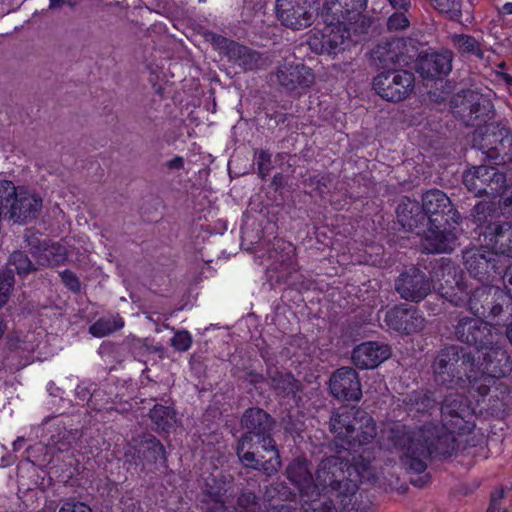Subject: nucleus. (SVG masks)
Returning <instances> with one entry per match:
<instances>
[{"label":"nucleus","instance_id":"4","mask_svg":"<svg viewBox=\"0 0 512 512\" xmlns=\"http://www.w3.org/2000/svg\"><path fill=\"white\" fill-rule=\"evenodd\" d=\"M434 381L447 389H454L464 382L476 379L478 366L471 351L450 344L442 347L432 364Z\"/></svg>","mask_w":512,"mask_h":512},{"label":"nucleus","instance_id":"14","mask_svg":"<svg viewBox=\"0 0 512 512\" xmlns=\"http://www.w3.org/2000/svg\"><path fill=\"white\" fill-rule=\"evenodd\" d=\"M307 0H276V16L282 25L302 30L314 22V10L306 6Z\"/></svg>","mask_w":512,"mask_h":512},{"label":"nucleus","instance_id":"15","mask_svg":"<svg viewBox=\"0 0 512 512\" xmlns=\"http://www.w3.org/2000/svg\"><path fill=\"white\" fill-rule=\"evenodd\" d=\"M386 325L399 333L410 335L424 329L426 319L421 311L408 304L396 305L386 312Z\"/></svg>","mask_w":512,"mask_h":512},{"label":"nucleus","instance_id":"7","mask_svg":"<svg viewBox=\"0 0 512 512\" xmlns=\"http://www.w3.org/2000/svg\"><path fill=\"white\" fill-rule=\"evenodd\" d=\"M463 184L475 196L495 198L506 188V174L495 166H474L463 173Z\"/></svg>","mask_w":512,"mask_h":512},{"label":"nucleus","instance_id":"21","mask_svg":"<svg viewBox=\"0 0 512 512\" xmlns=\"http://www.w3.org/2000/svg\"><path fill=\"white\" fill-rule=\"evenodd\" d=\"M453 52L444 50L419 55L416 61L417 72L424 79H442L452 70Z\"/></svg>","mask_w":512,"mask_h":512},{"label":"nucleus","instance_id":"24","mask_svg":"<svg viewBox=\"0 0 512 512\" xmlns=\"http://www.w3.org/2000/svg\"><path fill=\"white\" fill-rule=\"evenodd\" d=\"M276 78L279 85L288 92L309 87L314 81L311 69L302 63H283L277 69Z\"/></svg>","mask_w":512,"mask_h":512},{"label":"nucleus","instance_id":"56","mask_svg":"<svg viewBox=\"0 0 512 512\" xmlns=\"http://www.w3.org/2000/svg\"><path fill=\"white\" fill-rule=\"evenodd\" d=\"M208 36L210 37V41L216 46V48L222 50L226 57L228 58L230 48L232 47V44H236V42L215 33H210Z\"/></svg>","mask_w":512,"mask_h":512},{"label":"nucleus","instance_id":"9","mask_svg":"<svg viewBox=\"0 0 512 512\" xmlns=\"http://www.w3.org/2000/svg\"><path fill=\"white\" fill-rule=\"evenodd\" d=\"M510 296L498 286L481 285L475 288L467 301L468 309L478 318H495L502 314Z\"/></svg>","mask_w":512,"mask_h":512},{"label":"nucleus","instance_id":"20","mask_svg":"<svg viewBox=\"0 0 512 512\" xmlns=\"http://www.w3.org/2000/svg\"><path fill=\"white\" fill-rule=\"evenodd\" d=\"M367 8V0H326L322 15L325 21L356 22Z\"/></svg>","mask_w":512,"mask_h":512},{"label":"nucleus","instance_id":"27","mask_svg":"<svg viewBox=\"0 0 512 512\" xmlns=\"http://www.w3.org/2000/svg\"><path fill=\"white\" fill-rule=\"evenodd\" d=\"M133 448L138 458L152 464L158 461L167 467V454L164 445L153 434L146 432L132 439Z\"/></svg>","mask_w":512,"mask_h":512},{"label":"nucleus","instance_id":"29","mask_svg":"<svg viewBox=\"0 0 512 512\" xmlns=\"http://www.w3.org/2000/svg\"><path fill=\"white\" fill-rule=\"evenodd\" d=\"M267 375L270 380V388L276 396L281 398H295L303 390L300 380L290 371L268 368Z\"/></svg>","mask_w":512,"mask_h":512},{"label":"nucleus","instance_id":"26","mask_svg":"<svg viewBox=\"0 0 512 512\" xmlns=\"http://www.w3.org/2000/svg\"><path fill=\"white\" fill-rule=\"evenodd\" d=\"M391 355L389 345L379 342H364L354 348L352 361L361 369H373L388 359Z\"/></svg>","mask_w":512,"mask_h":512},{"label":"nucleus","instance_id":"40","mask_svg":"<svg viewBox=\"0 0 512 512\" xmlns=\"http://www.w3.org/2000/svg\"><path fill=\"white\" fill-rule=\"evenodd\" d=\"M235 512H272L266 510L260 497L252 490L242 488L237 495Z\"/></svg>","mask_w":512,"mask_h":512},{"label":"nucleus","instance_id":"11","mask_svg":"<svg viewBox=\"0 0 512 512\" xmlns=\"http://www.w3.org/2000/svg\"><path fill=\"white\" fill-rule=\"evenodd\" d=\"M462 258L468 273L481 282L493 281L502 274L498 256L485 246L464 250Z\"/></svg>","mask_w":512,"mask_h":512},{"label":"nucleus","instance_id":"6","mask_svg":"<svg viewBox=\"0 0 512 512\" xmlns=\"http://www.w3.org/2000/svg\"><path fill=\"white\" fill-rule=\"evenodd\" d=\"M454 337L457 341L474 347L477 351H494L496 336L489 323L481 318L462 317L454 325Z\"/></svg>","mask_w":512,"mask_h":512},{"label":"nucleus","instance_id":"18","mask_svg":"<svg viewBox=\"0 0 512 512\" xmlns=\"http://www.w3.org/2000/svg\"><path fill=\"white\" fill-rule=\"evenodd\" d=\"M398 223L407 232L417 235L424 234L429 228L431 218L426 214L422 204L416 200L404 197L396 208Z\"/></svg>","mask_w":512,"mask_h":512},{"label":"nucleus","instance_id":"48","mask_svg":"<svg viewBox=\"0 0 512 512\" xmlns=\"http://www.w3.org/2000/svg\"><path fill=\"white\" fill-rule=\"evenodd\" d=\"M24 242L26 246L29 248L30 253L36 258V256L41 252L48 241H42L40 239V234L33 228H29L25 230L23 236Z\"/></svg>","mask_w":512,"mask_h":512},{"label":"nucleus","instance_id":"5","mask_svg":"<svg viewBox=\"0 0 512 512\" xmlns=\"http://www.w3.org/2000/svg\"><path fill=\"white\" fill-rule=\"evenodd\" d=\"M373 89L377 95L389 102H401L408 98L415 88L414 73L406 69L381 71L373 78Z\"/></svg>","mask_w":512,"mask_h":512},{"label":"nucleus","instance_id":"61","mask_svg":"<svg viewBox=\"0 0 512 512\" xmlns=\"http://www.w3.org/2000/svg\"><path fill=\"white\" fill-rule=\"evenodd\" d=\"M75 394H76V397L80 400V401H87V403H89L91 401V398L93 397L94 394L90 393V390L85 387V386H82V385H78L75 389Z\"/></svg>","mask_w":512,"mask_h":512},{"label":"nucleus","instance_id":"43","mask_svg":"<svg viewBox=\"0 0 512 512\" xmlns=\"http://www.w3.org/2000/svg\"><path fill=\"white\" fill-rule=\"evenodd\" d=\"M452 42L459 53L483 58L481 45L473 36L455 34L452 37Z\"/></svg>","mask_w":512,"mask_h":512},{"label":"nucleus","instance_id":"34","mask_svg":"<svg viewBox=\"0 0 512 512\" xmlns=\"http://www.w3.org/2000/svg\"><path fill=\"white\" fill-rule=\"evenodd\" d=\"M228 60L243 67L245 70L260 69L266 63V59L261 53L237 42L232 44Z\"/></svg>","mask_w":512,"mask_h":512},{"label":"nucleus","instance_id":"32","mask_svg":"<svg viewBox=\"0 0 512 512\" xmlns=\"http://www.w3.org/2000/svg\"><path fill=\"white\" fill-rule=\"evenodd\" d=\"M403 402L408 414L413 417L429 414L430 411H435L439 404L435 392L423 390L412 391L407 394Z\"/></svg>","mask_w":512,"mask_h":512},{"label":"nucleus","instance_id":"8","mask_svg":"<svg viewBox=\"0 0 512 512\" xmlns=\"http://www.w3.org/2000/svg\"><path fill=\"white\" fill-rule=\"evenodd\" d=\"M474 142L491 160L507 162L512 160V131L497 123L484 126Z\"/></svg>","mask_w":512,"mask_h":512},{"label":"nucleus","instance_id":"36","mask_svg":"<svg viewBox=\"0 0 512 512\" xmlns=\"http://www.w3.org/2000/svg\"><path fill=\"white\" fill-rule=\"evenodd\" d=\"M149 418L158 433H170L178 426L176 411L170 406L154 405L149 412Z\"/></svg>","mask_w":512,"mask_h":512},{"label":"nucleus","instance_id":"35","mask_svg":"<svg viewBox=\"0 0 512 512\" xmlns=\"http://www.w3.org/2000/svg\"><path fill=\"white\" fill-rule=\"evenodd\" d=\"M68 260L67 248L59 242L48 241L41 252L36 256L35 261L38 269L55 268L65 264Z\"/></svg>","mask_w":512,"mask_h":512},{"label":"nucleus","instance_id":"13","mask_svg":"<svg viewBox=\"0 0 512 512\" xmlns=\"http://www.w3.org/2000/svg\"><path fill=\"white\" fill-rule=\"evenodd\" d=\"M422 206L432 225L438 223L459 224L462 217L459 211L454 207L451 199L439 189H431L422 195Z\"/></svg>","mask_w":512,"mask_h":512},{"label":"nucleus","instance_id":"17","mask_svg":"<svg viewBox=\"0 0 512 512\" xmlns=\"http://www.w3.org/2000/svg\"><path fill=\"white\" fill-rule=\"evenodd\" d=\"M329 390L339 401H359L362 397L361 382L358 373L352 367L335 370L329 379Z\"/></svg>","mask_w":512,"mask_h":512},{"label":"nucleus","instance_id":"25","mask_svg":"<svg viewBox=\"0 0 512 512\" xmlns=\"http://www.w3.org/2000/svg\"><path fill=\"white\" fill-rule=\"evenodd\" d=\"M343 23L330 22L321 32L320 37H314L312 46L321 54L336 55L344 50V44L349 32L343 27Z\"/></svg>","mask_w":512,"mask_h":512},{"label":"nucleus","instance_id":"58","mask_svg":"<svg viewBox=\"0 0 512 512\" xmlns=\"http://www.w3.org/2000/svg\"><path fill=\"white\" fill-rule=\"evenodd\" d=\"M130 348L134 357L137 358L148 353V350H150V344L148 343L147 338H133Z\"/></svg>","mask_w":512,"mask_h":512},{"label":"nucleus","instance_id":"30","mask_svg":"<svg viewBox=\"0 0 512 512\" xmlns=\"http://www.w3.org/2000/svg\"><path fill=\"white\" fill-rule=\"evenodd\" d=\"M360 407L343 405L332 412L329 421V429L336 438L345 442L346 437L353 434V423L357 419V413Z\"/></svg>","mask_w":512,"mask_h":512},{"label":"nucleus","instance_id":"41","mask_svg":"<svg viewBox=\"0 0 512 512\" xmlns=\"http://www.w3.org/2000/svg\"><path fill=\"white\" fill-rule=\"evenodd\" d=\"M265 500L271 501H294L296 499V492L291 489L284 481H276L264 489Z\"/></svg>","mask_w":512,"mask_h":512},{"label":"nucleus","instance_id":"44","mask_svg":"<svg viewBox=\"0 0 512 512\" xmlns=\"http://www.w3.org/2000/svg\"><path fill=\"white\" fill-rule=\"evenodd\" d=\"M339 495L342 499V512H374L372 502L362 494Z\"/></svg>","mask_w":512,"mask_h":512},{"label":"nucleus","instance_id":"49","mask_svg":"<svg viewBox=\"0 0 512 512\" xmlns=\"http://www.w3.org/2000/svg\"><path fill=\"white\" fill-rule=\"evenodd\" d=\"M192 336L187 330L176 331L170 339L171 346L178 352H186L192 345Z\"/></svg>","mask_w":512,"mask_h":512},{"label":"nucleus","instance_id":"3","mask_svg":"<svg viewBox=\"0 0 512 512\" xmlns=\"http://www.w3.org/2000/svg\"><path fill=\"white\" fill-rule=\"evenodd\" d=\"M335 454L325 457L315 472V482L323 490L339 495H351L359 484L373 485L377 481L372 453L368 449L352 450L344 444L334 443Z\"/></svg>","mask_w":512,"mask_h":512},{"label":"nucleus","instance_id":"60","mask_svg":"<svg viewBox=\"0 0 512 512\" xmlns=\"http://www.w3.org/2000/svg\"><path fill=\"white\" fill-rule=\"evenodd\" d=\"M391 7L397 11L408 12L412 6L411 0H387Z\"/></svg>","mask_w":512,"mask_h":512},{"label":"nucleus","instance_id":"39","mask_svg":"<svg viewBox=\"0 0 512 512\" xmlns=\"http://www.w3.org/2000/svg\"><path fill=\"white\" fill-rule=\"evenodd\" d=\"M455 272V269L449 263H444L443 259L437 261L433 266L432 277L440 282L438 287L439 293L442 297L449 299V301H452V293L448 289H453V284H457Z\"/></svg>","mask_w":512,"mask_h":512},{"label":"nucleus","instance_id":"45","mask_svg":"<svg viewBox=\"0 0 512 512\" xmlns=\"http://www.w3.org/2000/svg\"><path fill=\"white\" fill-rule=\"evenodd\" d=\"M431 6L450 20L460 22L462 17L461 0H430Z\"/></svg>","mask_w":512,"mask_h":512},{"label":"nucleus","instance_id":"22","mask_svg":"<svg viewBox=\"0 0 512 512\" xmlns=\"http://www.w3.org/2000/svg\"><path fill=\"white\" fill-rule=\"evenodd\" d=\"M285 475L302 497L311 499L319 496L320 493L307 459L301 457L293 459L286 467Z\"/></svg>","mask_w":512,"mask_h":512},{"label":"nucleus","instance_id":"42","mask_svg":"<svg viewBox=\"0 0 512 512\" xmlns=\"http://www.w3.org/2000/svg\"><path fill=\"white\" fill-rule=\"evenodd\" d=\"M124 326L123 319L116 317H102L89 327V333L94 337H105Z\"/></svg>","mask_w":512,"mask_h":512},{"label":"nucleus","instance_id":"57","mask_svg":"<svg viewBox=\"0 0 512 512\" xmlns=\"http://www.w3.org/2000/svg\"><path fill=\"white\" fill-rule=\"evenodd\" d=\"M278 248L282 251H285V254L280 256L277 260L287 266H292L294 262L295 248L290 243H285L284 241L277 242Z\"/></svg>","mask_w":512,"mask_h":512},{"label":"nucleus","instance_id":"2","mask_svg":"<svg viewBox=\"0 0 512 512\" xmlns=\"http://www.w3.org/2000/svg\"><path fill=\"white\" fill-rule=\"evenodd\" d=\"M240 425L245 430L235 445L240 464L267 477L276 475L282 461L272 435L275 419L260 407H250L244 411Z\"/></svg>","mask_w":512,"mask_h":512},{"label":"nucleus","instance_id":"37","mask_svg":"<svg viewBox=\"0 0 512 512\" xmlns=\"http://www.w3.org/2000/svg\"><path fill=\"white\" fill-rule=\"evenodd\" d=\"M37 271L38 267L36 261L32 262L25 251L15 250L10 254L5 268L0 272H10L12 279L15 281V273L19 277L24 278Z\"/></svg>","mask_w":512,"mask_h":512},{"label":"nucleus","instance_id":"59","mask_svg":"<svg viewBox=\"0 0 512 512\" xmlns=\"http://www.w3.org/2000/svg\"><path fill=\"white\" fill-rule=\"evenodd\" d=\"M59 512H92L91 508L83 502L67 501Z\"/></svg>","mask_w":512,"mask_h":512},{"label":"nucleus","instance_id":"53","mask_svg":"<svg viewBox=\"0 0 512 512\" xmlns=\"http://www.w3.org/2000/svg\"><path fill=\"white\" fill-rule=\"evenodd\" d=\"M406 12L400 11L393 13L387 21V28L390 31H399L406 29L410 22L405 15Z\"/></svg>","mask_w":512,"mask_h":512},{"label":"nucleus","instance_id":"31","mask_svg":"<svg viewBox=\"0 0 512 512\" xmlns=\"http://www.w3.org/2000/svg\"><path fill=\"white\" fill-rule=\"evenodd\" d=\"M352 425L354 426L353 434L350 433L351 437H346L344 442L348 446L352 444L363 446L370 443L377 435V426L375 420L371 415H369V413L361 408H359L357 419H355Z\"/></svg>","mask_w":512,"mask_h":512},{"label":"nucleus","instance_id":"55","mask_svg":"<svg viewBox=\"0 0 512 512\" xmlns=\"http://www.w3.org/2000/svg\"><path fill=\"white\" fill-rule=\"evenodd\" d=\"M310 500L311 503L305 508V512H337L331 501H318L315 497Z\"/></svg>","mask_w":512,"mask_h":512},{"label":"nucleus","instance_id":"62","mask_svg":"<svg viewBox=\"0 0 512 512\" xmlns=\"http://www.w3.org/2000/svg\"><path fill=\"white\" fill-rule=\"evenodd\" d=\"M170 170H180L184 168V158L182 156H175L173 159L166 163Z\"/></svg>","mask_w":512,"mask_h":512},{"label":"nucleus","instance_id":"23","mask_svg":"<svg viewBox=\"0 0 512 512\" xmlns=\"http://www.w3.org/2000/svg\"><path fill=\"white\" fill-rule=\"evenodd\" d=\"M42 198L36 193L20 187L18 196L14 198V202L9 210V218L15 223H27L36 219L42 209Z\"/></svg>","mask_w":512,"mask_h":512},{"label":"nucleus","instance_id":"38","mask_svg":"<svg viewBox=\"0 0 512 512\" xmlns=\"http://www.w3.org/2000/svg\"><path fill=\"white\" fill-rule=\"evenodd\" d=\"M472 216L480 229L479 234L483 237L488 225L501 222L500 213L495 203L491 201L478 202L472 210Z\"/></svg>","mask_w":512,"mask_h":512},{"label":"nucleus","instance_id":"12","mask_svg":"<svg viewBox=\"0 0 512 512\" xmlns=\"http://www.w3.org/2000/svg\"><path fill=\"white\" fill-rule=\"evenodd\" d=\"M425 272L415 266L405 269L395 280V290L399 296L410 302L419 303L432 291V282Z\"/></svg>","mask_w":512,"mask_h":512},{"label":"nucleus","instance_id":"63","mask_svg":"<svg viewBox=\"0 0 512 512\" xmlns=\"http://www.w3.org/2000/svg\"><path fill=\"white\" fill-rule=\"evenodd\" d=\"M64 5L74 6V0H49V9L50 10H59Z\"/></svg>","mask_w":512,"mask_h":512},{"label":"nucleus","instance_id":"47","mask_svg":"<svg viewBox=\"0 0 512 512\" xmlns=\"http://www.w3.org/2000/svg\"><path fill=\"white\" fill-rule=\"evenodd\" d=\"M20 187H16L12 181L0 180V213L6 209L7 213L11 209L14 198L18 196Z\"/></svg>","mask_w":512,"mask_h":512},{"label":"nucleus","instance_id":"10","mask_svg":"<svg viewBox=\"0 0 512 512\" xmlns=\"http://www.w3.org/2000/svg\"><path fill=\"white\" fill-rule=\"evenodd\" d=\"M454 102L455 114L466 126H478L494 116L490 99L477 91H463L462 95H457Z\"/></svg>","mask_w":512,"mask_h":512},{"label":"nucleus","instance_id":"52","mask_svg":"<svg viewBox=\"0 0 512 512\" xmlns=\"http://www.w3.org/2000/svg\"><path fill=\"white\" fill-rule=\"evenodd\" d=\"M505 499V491L503 488L493 491L486 512H508V507L504 504Z\"/></svg>","mask_w":512,"mask_h":512},{"label":"nucleus","instance_id":"1","mask_svg":"<svg viewBox=\"0 0 512 512\" xmlns=\"http://www.w3.org/2000/svg\"><path fill=\"white\" fill-rule=\"evenodd\" d=\"M440 410L442 425L426 423L415 431L396 425L390 430L389 438L395 447L404 451L402 462L411 472L423 473L432 457L450 456L457 448L454 434L472 429L470 407L463 395H446Z\"/></svg>","mask_w":512,"mask_h":512},{"label":"nucleus","instance_id":"50","mask_svg":"<svg viewBox=\"0 0 512 512\" xmlns=\"http://www.w3.org/2000/svg\"><path fill=\"white\" fill-rule=\"evenodd\" d=\"M258 175L264 180L273 168L271 154L267 150L255 153Z\"/></svg>","mask_w":512,"mask_h":512},{"label":"nucleus","instance_id":"64","mask_svg":"<svg viewBox=\"0 0 512 512\" xmlns=\"http://www.w3.org/2000/svg\"><path fill=\"white\" fill-rule=\"evenodd\" d=\"M246 380L256 386L257 384L261 383L264 381V376L258 372H255V371H249L246 373Z\"/></svg>","mask_w":512,"mask_h":512},{"label":"nucleus","instance_id":"51","mask_svg":"<svg viewBox=\"0 0 512 512\" xmlns=\"http://www.w3.org/2000/svg\"><path fill=\"white\" fill-rule=\"evenodd\" d=\"M13 287L14 280L11 273L0 272V309L8 302Z\"/></svg>","mask_w":512,"mask_h":512},{"label":"nucleus","instance_id":"54","mask_svg":"<svg viewBox=\"0 0 512 512\" xmlns=\"http://www.w3.org/2000/svg\"><path fill=\"white\" fill-rule=\"evenodd\" d=\"M60 277L64 285L74 293L81 290V283L77 275L71 270H64L60 272Z\"/></svg>","mask_w":512,"mask_h":512},{"label":"nucleus","instance_id":"19","mask_svg":"<svg viewBox=\"0 0 512 512\" xmlns=\"http://www.w3.org/2000/svg\"><path fill=\"white\" fill-rule=\"evenodd\" d=\"M456 225L446 223V221L430 225L423 234V249L427 253H449L453 251L457 244V237L453 231Z\"/></svg>","mask_w":512,"mask_h":512},{"label":"nucleus","instance_id":"28","mask_svg":"<svg viewBox=\"0 0 512 512\" xmlns=\"http://www.w3.org/2000/svg\"><path fill=\"white\" fill-rule=\"evenodd\" d=\"M484 240L492 251L512 258V224L501 221L487 226L484 232Z\"/></svg>","mask_w":512,"mask_h":512},{"label":"nucleus","instance_id":"16","mask_svg":"<svg viewBox=\"0 0 512 512\" xmlns=\"http://www.w3.org/2000/svg\"><path fill=\"white\" fill-rule=\"evenodd\" d=\"M227 491V482L223 476H208L196 497L200 509L203 512H227Z\"/></svg>","mask_w":512,"mask_h":512},{"label":"nucleus","instance_id":"33","mask_svg":"<svg viewBox=\"0 0 512 512\" xmlns=\"http://www.w3.org/2000/svg\"><path fill=\"white\" fill-rule=\"evenodd\" d=\"M398 46L399 43L396 41H384L377 44L370 53L372 64L383 71L395 69L394 66L399 62L400 57Z\"/></svg>","mask_w":512,"mask_h":512},{"label":"nucleus","instance_id":"46","mask_svg":"<svg viewBox=\"0 0 512 512\" xmlns=\"http://www.w3.org/2000/svg\"><path fill=\"white\" fill-rule=\"evenodd\" d=\"M79 438H80V433L77 429H74V430L63 429L57 435L51 436V444L59 452H67L73 447V444L76 443Z\"/></svg>","mask_w":512,"mask_h":512}]
</instances>
